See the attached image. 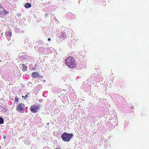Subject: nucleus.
<instances>
[{
  "instance_id": "2eb2a0df",
  "label": "nucleus",
  "mask_w": 149,
  "mask_h": 149,
  "mask_svg": "<svg viewBox=\"0 0 149 149\" xmlns=\"http://www.w3.org/2000/svg\"><path fill=\"white\" fill-rule=\"evenodd\" d=\"M0 8H3V7L2 6L1 4L0 3Z\"/></svg>"
},
{
  "instance_id": "7ed1b4c3",
  "label": "nucleus",
  "mask_w": 149,
  "mask_h": 149,
  "mask_svg": "<svg viewBox=\"0 0 149 149\" xmlns=\"http://www.w3.org/2000/svg\"><path fill=\"white\" fill-rule=\"evenodd\" d=\"M24 105L22 103H19L17 104L16 110L18 111H21L24 110Z\"/></svg>"
},
{
  "instance_id": "f3484780",
  "label": "nucleus",
  "mask_w": 149,
  "mask_h": 149,
  "mask_svg": "<svg viewBox=\"0 0 149 149\" xmlns=\"http://www.w3.org/2000/svg\"><path fill=\"white\" fill-rule=\"evenodd\" d=\"M6 137V136H4L3 138L4 139H5Z\"/></svg>"
},
{
  "instance_id": "4468645a",
  "label": "nucleus",
  "mask_w": 149,
  "mask_h": 149,
  "mask_svg": "<svg viewBox=\"0 0 149 149\" xmlns=\"http://www.w3.org/2000/svg\"><path fill=\"white\" fill-rule=\"evenodd\" d=\"M19 58H24V57H23V56H19Z\"/></svg>"
},
{
  "instance_id": "a211bd4d",
  "label": "nucleus",
  "mask_w": 149,
  "mask_h": 149,
  "mask_svg": "<svg viewBox=\"0 0 149 149\" xmlns=\"http://www.w3.org/2000/svg\"><path fill=\"white\" fill-rule=\"evenodd\" d=\"M7 38L9 39V38H8V37H7Z\"/></svg>"
},
{
  "instance_id": "f257e3e1",
  "label": "nucleus",
  "mask_w": 149,
  "mask_h": 149,
  "mask_svg": "<svg viewBox=\"0 0 149 149\" xmlns=\"http://www.w3.org/2000/svg\"><path fill=\"white\" fill-rule=\"evenodd\" d=\"M65 64L70 68H74L76 67L75 59L72 56H68L65 59Z\"/></svg>"
},
{
  "instance_id": "f8f14e48",
  "label": "nucleus",
  "mask_w": 149,
  "mask_h": 149,
  "mask_svg": "<svg viewBox=\"0 0 149 149\" xmlns=\"http://www.w3.org/2000/svg\"><path fill=\"white\" fill-rule=\"evenodd\" d=\"M15 101L18 102L19 101L18 98L17 97H16L15 99Z\"/></svg>"
},
{
  "instance_id": "20e7f679",
  "label": "nucleus",
  "mask_w": 149,
  "mask_h": 149,
  "mask_svg": "<svg viewBox=\"0 0 149 149\" xmlns=\"http://www.w3.org/2000/svg\"><path fill=\"white\" fill-rule=\"evenodd\" d=\"M39 108V107L37 106L33 105L31 107L30 109L32 112L36 113L38 111Z\"/></svg>"
},
{
  "instance_id": "39448f33",
  "label": "nucleus",
  "mask_w": 149,
  "mask_h": 149,
  "mask_svg": "<svg viewBox=\"0 0 149 149\" xmlns=\"http://www.w3.org/2000/svg\"><path fill=\"white\" fill-rule=\"evenodd\" d=\"M31 76L32 78H36L40 77L39 73L38 72H34L31 74Z\"/></svg>"
},
{
  "instance_id": "1a4fd4ad",
  "label": "nucleus",
  "mask_w": 149,
  "mask_h": 149,
  "mask_svg": "<svg viewBox=\"0 0 149 149\" xmlns=\"http://www.w3.org/2000/svg\"><path fill=\"white\" fill-rule=\"evenodd\" d=\"M31 7V5L29 3H27L25 5V7L26 8H30Z\"/></svg>"
},
{
  "instance_id": "6e6552de",
  "label": "nucleus",
  "mask_w": 149,
  "mask_h": 149,
  "mask_svg": "<svg viewBox=\"0 0 149 149\" xmlns=\"http://www.w3.org/2000/svg\"><path fill=\"white\" fill-rule=\"evenodd\" d=\"M6 35L8 37H10L12 36V33L10 31H7L6 33Z\"/></svg>"
},
{
  "instance_id": "0eeeda50",
  "label": "nucleus",
  "mask_w": 149,
  "mask_h": 149,
  "mask_svg": "<svg viewBox=\"0 0 149 149\" xmlns=\"http://www.w3.org/2000/svg\"><path fill=\"white\" fill-rule=\"evenodd\" d=\"M22 66H23V71H26L27 69V67L25 64H22Z\"/></svg>"
},
{
  "instance_id": "423d86ee",
  "label": "nucleus",
  "mask_w": 149,
  "mask_h": 149,
  "mask_svg": "<svg viewBox=\"0 0 149 149\" xmlns=\"http://www.w3.org/2000/svg\"><path fill=\"white\" fill-rule=\"evenodd\" d=\"M66 34L65 32H62L61 33L60 36V38L62 39H64L66 37Z\"/></svg>"
},
{
  "instance_id": "dca6fc26",
  "label": "nucleus",
  "mask_w": 149,
  "mask_h": 149,
  "mask_svg": "<svg viewBox=\"0 0 149 149\" xmlns=\"http://www.w3.org/2000/svg\"><path fill=\"white\" fill-rule=\"evenodd\" d=\"M51 39L50 38H49L48 39V40L49 41H51Z\"/></svg>"
},
{
  "instance_id": "f03ea898",
  "label": "nucleus",
  "mask_w": 149,
  "mask_h": 149,
  "mask_svg": "<svg viewBox=\"0 0 149 149\" xmlns=\"http://www.w3.org/2000/svg\"><path fill=\"white\" fill-rule=\"evenodd\" d=\"M73 135L72 133L69 134L68 133L65 132L62 134L61 136V137L63 141L68 142L70 141Z\"/></svg>"
},
{
  "instance_id": "ddd939ff",
  "label": "nucleus",
  "mask_w": 149,
  "mask_h": 149,
  "mask_svg": "<svg viewBox=\"0 0 149 149\" xmlns=\"http://www.w3.org/2000/svg\"><path fill=\"white\" fill-rule=\"evenodd\" d=\"M28 94H27L24 97V99H26V98H27L28 97Z\"/></svg>"
},
{
  "instance_id": "9d476101",
  "label": "nucleus",
  "mask_w": 149,
  "mask_h": 149,
  "mask_svg": "<svg viewBox=\"0 0 149 149\" xmlns=\"http://www.w3.org/2000/svg\"><path fill=\"white\" fill-rule=\"evenodd\" d=\"M3 14H2L3 15H5V14H6L7 13H9V12L8 11H7L6 10H5L4 9H3Z\"/></svg>"
},
{
  "instance_id": "6ab92c4d",
  "label": "nucleus",
  "mask_w": 149,
  "mask_h": 149,
  "mask_svg": "<svg viewBox=\"0 0 149 149\" xmlns=\"http://www.w3.org/2000/svg\"><path fill=\"white\" fill-rule=\"evenodd\" d=\"M55 149H58L57 148H56Z\"/></svg>"
},
{
  "instance_id": "9b49d317",
  "label": "nucleus",
  "mask_w": 149,
  "mask_h": 149,
  "mask_svg": "<svg viewBox=\"0 0 149 149\" xmlns=\"http://www.w3.org/2000/svg\"><path fill=\"white\" fill-rule=\"evenodd\" d=\"M4 123V120L1 117H0V124H2Z\"/></svg>"
}]
</instances>
